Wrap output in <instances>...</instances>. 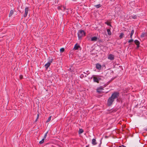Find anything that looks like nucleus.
I'll return each instance as SVG.
<instances>
[{"mask_svg": "<svg viewBox=\"0 0 147 147\" xmlns=\"http://www.w3.org/2000/svg\"><path fill=\"white\" fill-rule=\"evenodd\" d=\"M14 9H13V10H11L10 12V13H9V17H11L14 13V11H13V10H14Z\"/></svg>", "mask_w": 147, "mask_h": 147, "instance_id": "4468645a", "label": "nucleus"}, {"mask_svg": "<svg viewBox=\"0 0 147 147\" xmlns=\"http://www.w3.org/2000/svg\"><path fill=\"white\" fill-rule=\"evenodd\" d=\"M117 100L116 101L118 102H121V103H122L123 102V100L121 98H120L118 97L117 98H116Z\"/></svg>", "mask_w": 147, "mask_h": 147, "instance_id": "f8f14e48", "label": "nucleus"}, {"mask_svg": "<svg viewBox=\"0 0 147 147\" xmlns=\"http://www.w3.org/2000/svg\"><path fill=\"white\" fill-rule=\"evenodd\" d=\"M80 77L81 78H83L84 77V75L83 74H81L80 76Z\"/></svg>", "mask_w": 147, "mask_h": 147, "instance_id": "c85d7f7f", "label": "nucleus"}, {"mask_svg": "<svg viewBox=\"0 0 147 147\" xmlns=\"http://www.w3.org/2000/svg\"><path fill=\"white\" fill-rule=\"evenodd\" d=\"M51 116H50L48 119L46 121V123H48L50 121L51 119Z\"/></svg>", "mask_w": 147, "mask_h": 147, "instance_id": "5701e85b", "label": "nucleus"}, {"mask_svg": "<svg viewBox=\"0 0 147 147\" xmlns=\"http://www.w3.org/2000/svg\"><path fill=\"white\" fill-rule=\"evenodd\" d=\"M97 91L98 93H100L101 92V91L100 90H99L98 89H97Z\"/></svg>", "mask_w": 147, "mask_h": 147, "instance_id": "2f4dec72", "label": "nucleus"}, {"mask_svg": "<svg viewBox=\"0 0 147 147\" xmlns=\"http://www.w3.org/2000/svg\"><path fill=\"white\" fill-rule=\"evenodd\" d=\"M38 119L36 118V119L35 121V122H36L37 121Z\"/></svg>", "mask_w": 147, "mask_h": 147, "instance_id": "58836bf2", "label": "nucleus"}, {"mask_svg": "<svg viewBox=\"0 0 147 147\" xmlns=\"http://www.w3.org/2000/svg\"><path fill=\"white\" fill-rule=\"evenodd\" d=\"M84 132L83 130L82 129H79V131H78V134H81L82 133Z\"/></svg>", "mask_w": 147, "mask_h": 147, "instance_id": "dca6fc26", "label": "nucleus"}, {"mask_svg": "<svg viewBox=\"0 0 147 147\" xmlns=\"http://www.w3.org/2000/svg\"><path fill=\"white\" fill-rule=\"evenodd\" d=\"M93 81L94 82L99 83V81L101 80V78L99 77H96L94 76H93Z\"/></svg>", "mask_w": 147, "mask_h": 147, "instance_id": "20e7f679", "label": "nucleus"}, {"mask_svg": "<svg viewBox=\"0 0 147 147\" xmlns=\"http://www.w3.org/2000/svg\"><path fill=\"white\" fill-rule=\"evenodd\" d=\"M90 35H88L87 36V38L88 40H90H90L92 41H96L98 39V38L96 36H94L91 38Z\"/></svg>", "mask_w": 147, "mask_h": 147, "instance_id": "7ed1b4c3", "label": "nucleus"}, {"mask_svg": "<svg viewBox=\"0 0 147 147\" xmlns=\"http://www.w3.org/2000/svg\"><path fill=\"white\" fill-rule=\"evenodd\" d=\"M101 65L99 63H97L96 64V68L98 70H100L101 69Z\"/></svg>", "mask_w": 147, "mask_h": 147, "instance_id": "1a4fd4ad", "label": "nucleus"}, {"mask_svg": "<svg viewBox=\"0 0 147 147\" xmlns=\"http://www.w3.org/2000/svg\"><path fill=\"white\" fill-rule=\"evenodd\" d=\"M129 34H130V37L131 38H132V35H133V34H131V33H130Z\"/></svg>", "mask_w": 147, "mask_h": 147, "instance_id": "c756f323", "label": "nucleus"}, {"mask_svg": "<svg viewBox=\"0 0 147 147\" xmlns=\"http://www.w3.org/2000/svg\"><path fill=\"white\" fill-rule=\"evenodd\" d=\"M118 110V109L117 108H115L113 109H112L111 110H108V111L110 112V113H114L115 112H116Z\"/></svg>", "mask_w": 147, "mask_h": 147, "instance_id": "9b49d317", "label": "nucleus"}, {"mask_svg": "<svg viewBox=\"0 0 147 147\" xmlns=\"http://www.w3.org/2000/svg\"><path fill=\"white\" fill-rule=\"evenodd\" d=\"M131 17L134 19H136L137 18V16L136 15H134L133 16H131Z\"/></svg>", "mask_w": 147, "mask_h": 147, "instance_id": "393cba45", "label": "nucleus"}, {"mask_svg": "<svg viewBox=\"0 0 147 147\" xmlns=\"http://www.w3.org/2000/svg\"><path fill=\"white\" fill-rule=\"evenodd\" d=\"M29 8L28 7H26L25 9V13L24 15V17L26 18L27 16Z\"/></svg>", "mask_w": 147, "mask_h": 147, "instance_id": "39448f33", "label": "nucleus"}, {"mask_svg": "<svg viewBox=\"0 0 147 147\" xmlns=\"http://www.w3.org/2000/svg\"><path fill=\"white\" fill-rule=\"evenodd\" d=\"M68 70L70 72H72V70L71 69V68H70L69 69H68Z\"/></svg>", "mask_w": 147, "mask_h": 147, "instance_id": "473e14b6", "label": "nucleus"}, {"mask_svg": "<svg viewBox=\"0 0 147 147\" xmlns=\"http://www.w3.org/2000/svg\"><path fill=\"white\" fill-rule=\"evenodd\" d=\"M122 146V147H126V146L123 145H121Z\"/></svg>", "mask_w": 147, "mask_h": 147, "instance_id": "4c0bfd02", "label": "nucleus"}, {"mask_svg": "<svg viewBox=\"0 0 147 147\" xmlns=\"http://www.w3.org/2000/svg\"><path fill=\"white\" fill-rule=\"evenodd\" d=\"M114 73V71H111V74H113Z\"/></svg>", "mask_w": 147, "mask_h": 147, "instance_id": "e433bc0d", "label": "nucleus"}, {"mask_svg": "<svg viewBox=\"0 0 147 147\" xmlns=\"http://www.w3.org/2000/svg\"><path fill=\"white\" fill-rule=\"evenodd\" d=\"M107 32H108V34L109 35H111V31L110 29H107Z\"/></svg>", "mask_w": 147, "mask_h": 147, "instance_id": "f3484780", "label": "nucleus"}, {"mask_svg": "<svg viewBox=\"0 0 147 147\" xmlns=\"http://www.w3.org/2000/svg\"><path fill=\"white\" fill-rule=\"evenodd\" d=\"M144 130L147 131V128L144 129Z\"/></svg>", "mask_w": 147, "mask_h": 147, "instance_id": "ea45409f", "label": "nucleus"}, {"mask_svg": "<svg viewBox=\"0 0 147 147\" xmlns=\"http://www.w3.org/2000/svg\"><path fill=\"white\" fill-rule=\"evenodd\" d=\"M115 78H113L111 80V81H112V80H113Z\"/></svg>", "mask_w": 147, "mask_h": 147, "instance_id": "f704fd0d", "label": "nucleus"}, {"mask_svg": "<svg viewBox=\"0 0 147 147\" xmlns=\"http://www.w3.org/2000/svg\"><path fill=\"white\" fill-rule=\"evenodd\" d=\"M50 64L49 63H47L45 65V68L46 69H47L48 67L50 66Z\"/></svg>", "mask_w": 147, "mask_h": 147, "instance_id": "2eb2a0df", "label": "nucleus"}, {"mask_svg": "<svg viewBox=\"0 0 147 147\" xmlns=\"http://www.w3.org/2000/svg\"><path fill=\"white\" fill-rule=\"evenodd\" d=\"M134 32V30H131V33L132 34H133Z\"/></svg>", "mask_w": 147, "mask_h": 147, "instance_id": "7c9ffc66", "label": "nucleus"}, {"mask_svg": "<svg viewBox=\"0 0 147 147\" xmlns=\"http://www.w3.org/2000/svg\"><path fill=\"white\" fill-rule=\"evenodd\" d=\"M86 32L82 30H79L78 33V37L79 40H81L83 36L85 35Z\"/></svg>", "mask_w": 147, "mask_h": 147, "instance_id": "f03ea898", "label": "nucleus"}, {"mask_svg": "<svg viewBox=\"0 0 147 147\" xmlns=\"http://www.w3.org/2000/svg\"><path fill=\"white\" fill-rule=\"evenodd\" d=\"M64 51H65V49L63 48H61L60 50V52L61 53L63 52Z\"/></svg>", "mask_w": 147, "mask_h": 147, "instance_id": "4be33fe9", "label": "nucleus"}, {"mask_svg": "<svg viewBox=\"0 0 147 147\" xmlns=\"http://www.w3.org/2000/svg\"><path fill=\"white\" fill-rule=\"evenodd\" d=\"M79 49H81V47L79 45H78L77 43H76L73 49H74L75 50H78Z\"/></svg>", "mask_w": 147, "mask_h": 147, "instance_id": "0eeeda50", "label": "nucleus"}, {"mask_svg": "<svg viewBox=\"0 0 147 147\" xmlns=\"http://www.w3.org/2000/svg\"><path fill=\"white\" fill-rule=\"evenodd\" d=\"M64 7V9H65V8Z\"/></svg>", "mask_w": 147, "mask_h": 147, "instance_id": "a18cd8bd", "label": "nucleus"}, {"mask_svg": "<svg viewBox=\"0 0 147 147\" xmlns=\"http://www.w3.org/2000/svg\"><path fill=\"white\" fill-rule=\"evenodd\" d=\"M45 139H44V138L42 139V140L39 142V143L40 144H42L44 142Z\"/></svg>", "mask_w": 147, "mask_h": 147, "instance_id": "412c9836", "label": "nucleus"}, {"mask_svg": "<svg viewBox=\"0 0 147 147\" xmlns=\"http://www.w3.org/2000/svg\"><path fill=\"white\" fill-rule=\"evenodd\" d=\"M101 5L100 4H99L97 5H96L94 6L95 7L97 8H99L101 7Z\"/></svg>", "mask_w": 147, "mask_h": 147, "instance_id": "b1692460", "label": "nucleus"}, {"mask_svg": "<svg viewBox=\"0 0 147 147\" xmlns=\"http://www.w3.org/2000/svg\"><path fill=\"white\" fill-rule=\"evenodd\" d=\"M92 143L93 145H96L97 143L95 139L93 138L92 140Z\"/></svg>", "mask_w": 147, "mask_h": 147, "instance_id": "9d476101", "label": "nucleus"}, {"mask_svg": "<svg viewBox=\"0 0 147 147\" xmlns=\"http://www.w3.org/2000/svg\"><path fill=\"white\" fill-rule=\"evenodd\" d=\"M134 43L137 46V48H138L140 47V42L137 40H136L134 41Z\"/></svg>", "mask_w": 147, "mask_h": 147, "instance_id": "6e6552de", "label": "nucleus"}, {"mask_svg": "<svg viewBox=\"0 0 147 147\" xmlns=\"http://www.w3.org/2000/svg\"><path fill=\"white\" fill-rule=\"evenodd\" d=\"M123 35H124L123 33H121L120 34L119 36V38L120 39H121L122 38H123Z\"/></svg>", "mask_w": 147, "mask_h": 147, "instance_id": "aec40b11", "label": "nucleus"}, {"mask_svg": "<svg viewBox=\"0 0 147 147\" xmlns=\"http://www.w3.org/2000/svg\"><path fill=\"white\" fill-rule=\"evenodd\" d=\"M84 74H87V75H88V74H90V73H88V74H86V73H85V72H84Z\"/></svg>", "mask_w": 147, "mask_h": 147, "instance_id": "c9c22d12", "label": "nucleus"}, {"mask_svg": "<svg viewBox=\"0 0 147 147\" xmlns=\"http://www.w3.org/2000/svg\"><path fill=\"white\" fill-rule=\"evenodd\" d=\"M101 144V142H100V144H99V145L100 146V144Z\"/></svg>", "mask_w": 147, "mask_h": 147, "instance_id": "79ce46f5", "label": "nucleus"}, {"mask_svg": "<svg viewBox=\"0 0 147 147\" xmlns=\"http://www.w3.org/2000/svg\"><path fill=\"white\" fill-rule=\"evenodd\" d=\"M53 58H51L50 57L49 58L48 60V63H49L50 64L53 62Z\"/></svg>", "mask_w": 147, "mask_h": 147, "instance_id": "6ab92c4d", "label": "nucleus"}, {"mask_svg": "<svg viewBox=\"0 0 147 147\" xmlns=\"http://www.w3.org/2000/svg\"><path fill=\"white\" fill-rule=\"evenodd\" d=\"M133 41H134V40H133V39H132V38H131V39L130 40H129L128 41V42L129 43H131V42H133Z\"/></svg>", "mask_w": 147, "mask_h": 147, "instance_id": "bb28decb", "label": "nucleus"}, {"mask_svg": "<svg viewBox=\"0 0 147 147\" xmlns=\"http://www.w3.org/2000/svg\"><path fill=\"white\" fill-rule=\"evenodd\" d=\"M105 24H107L108 26H110L111 27H112V25L110 23H109L108 21L105 22Z\"/></svg>", "mask_w": 147, "mask_h": 147, "instance_id": "a211bd4d", "label": "nucleus"}, {"mask_svg": "<svg viewBox=\"0 0 147 147\" xmlns=\"http://www.w3.org/2000/svg\"><path fill=\"white\" fill-rule=\"evenodd\" d=\"M108 58L111 61H113L115 59L114 56L112 54H110L108 56Z\"/></svg>", "mask_w": 147, "mask_h": 147, "instance_id": "423d86ee", "label": "nucleus"}, {"mask_svg": "<svg viewBox=\"0 0 147 147\" xmlns=\"http://www.w3.org/2000/svg\"><path fill=\"white\" fill-rule=\"evenodd\" d=\"M87 77V76H86V75H85V77Z\"/></svg>", "mask_w": 147, "mask_h": 147, "instance_id": "37998d69", "label": "nucleus"}, {"mask_svg": "<svg viewBox=\"0 0 147 147\" xmlns=\"http://www.w3.org/2000/svg\"><path fill=\"white\" fill-rule=\"evenodd\" d=\"M89 145H88L87 146H86V147H89Z\"/></svg>", "mask_w": 147, "mask_h": 147, "instance_id": "a19ab883", "label": "nucleus"}, {"mask_svg": "<svg viewBox=\"0 0 147 147\" xmlns=\"http://www.w3.org/2000/svg\"><path fill=\"white\" fill-rule=\"evenodd\" d=\"M98 89L99 90H103V88H102V86H100L98 88Z\"/></svg>", "mask_w": 147, "mask_h": 147, "instance_id": "cd10ccee", "label": "nucleus"}, {"mask_svg": "<svg viewBox=\"0 0 147 147\" xmlns=\"http://www.w3.org/2000/svg\"><path fill=\"white\" fill-rule=\"evenodd\" d=\"M145 36H147V33L146 32H142L140 36L141 38L144 37Z\"/></svg>", "mask_w": 147, "mask_h": 147, "instance_id": "ddd939ff", "label": "nucleus"}, {"mask_svg": "<svg viewBox=\"0 0 147 147\" xmlns=\"http://www.w3.org/2000/svg\"><path fill=\"white\" fill-rule=\"evenodd\" d=\"M48 133V131H47V132L45 134V135H44V137H43V138H44V139H45L46 138V137H47V134Z\"/></svg>", "mask_w": 147, "mask_h": 147, "instance_id": "a878e982", "label": "nucleus"}, {"mask_svg": "<svg viewBox=\"0 0 147 147\" xmlns=\"http://www.w3.org/2000/svg\"><path fill=\"white\" fill-rule=\"evenodd\" d=\"M126 43H125L124 44H125Z\"/></svg>", "mask_w": 147, "mask_h": 147, "instance_id": "49530a36", "label": "nucleus"}, {"mask_svg": "<svg viewBox=\"0 0 147 147\" xmlns=\"http://www.w3.org/2000/svg\"><path fill=\"white\" fill-rule=\"evenodd\" d=\"M119 93L117 92H113L111 95V96L109 97L107 101V105L110 107L111 106L113 102L116 98L119 97Z\"/></svg>", "mask_w": 147, "mask_h": 147, "instance_id": "f257e3e1", "label": "nucleus"}, {"mask_svg": "<svg viewBox=\"0 0 147 147\" xmlns=\"http://www.w3.org/2000/svg\"><path fill=\"white\" fill-rule=\"evenodd\" d=\"M89 72V71H86L87 72Z\"/></svg>", "mask_w": 147, "mask_h": 147, "instance_id": "c03bdc74", "label": "nucleus"}, {"mask_svg": "<svg viewBox=\"0 0 147 147\" xmlns=\"http://www.w3.org/2000/svg\"><path fill=\"white\" fill-rule=\"evenodd\" d=\"M39 117V114H38L37 115L36 118L38 119Z\"/></svg>", "mask_w": 147, "mask_h": 147, "instance_id": "72a5a7b5", "label": "nucleus"}]
</instances>
